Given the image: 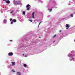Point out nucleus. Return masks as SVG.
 <instances>
[{
	"instance_id": "nucleus-1",
	"label": "nucleus",
	"mask_w": 75,
	"mask_h": 75,
	"mask_svg": "<svg viewBox=\"0 0 75 75\" xmlns=\"http://www.w3.org/2000/svg\"><path fill=\"white\" fill-rule=\"evenodd\" d=\"M8 55L9 56H12V55H13V53L12 52H9L8 53Z\"/></svg>"
},
{
	"instance_id": "nucleus-2",
	"label": "nucleus",
	"mask_w": 75,
	"mask_h": 75,
	"mask_svg": "<svg viewBox=\"0 0 75 75\" xmlns=\"http://www.w3.org/2000/svg\"><path fill=\"white\" fill-rule=\"evenodd\" d=\"M66 29H68L69 28V25L68 24H66Z\"/></svg>"
},
{
	"instance_id": "nucleus-3",
	"label": "nucleus",
	"mask_w": 75,
	"mask_h": 75,
	"mask_svg": "<svg viewBox=\"0 0 75 75\" xmlns=\"http://www.w3.org/2000/svg\"><path fill=\"white\" fill-rule=\"evenodd\" d=\"M12 22H14V23H16L17 20L16 19H13L12 20Z\"/></svg>"
},
{
	"instance_id": "nucleus-4",
	"label": "nucleus",
	"mask_w": 75,
	"mask_h": 75,
	"mask_svg": "<svg viewBox=\"0 0 75 75\" xmlns=\"http://www.w3.org/2000/svg\"><path fill=\"white\" fill-rule=\"evenodd\" d=\"M11 63H12V66H14V65H16V62H11Z\"/></svg>"
},
{
	"instance_id": "nucleus-5",
	"label": "nucleus",
	"mask_w": 75,
	"mask_h": 75,
	"mask_svg": "<svg viewBox=\"0 0 75 75\" xmlns=\"http://www.w3.org/2000/svg\"><path fill=\"white\" fill-rule=\"evenodd\" d=\"M6 3H7V4H9L10 2V1L8 0L6 1Z\"/></svg>"
},
{
	"instance_id": "nucleus-6",
	"label": "nucleus",
	"mask_w": 75,
	"mask_h": 75,
	"mask_svg": "<svg viewBox=\"0 0 75 75\" xmlns=\"http://www.w3.org/2000/svg\"><path fill=\"white\" fill-rule=\"evenodd\" d=\"M17 74L18 75H21V73H20V72H17Z\"/></svg>"
},
{
	"instance_id": "nucleus-7",
	"label": "nucleus",
	"mask_w": 75,
	"mask_h": 75,
	"mask_svg": "<svg viewBox=\"0 0 75 75\" xmlns=\"http://www.w3.org/2000/svg\"><path fill=\"white\" fill-rule=\"evenodd\" d=\"M23 66L24 67H27V64H24Z\"/></svg>"
},
{
	"instance_id": "nucleus-8",
	"label": "nucleus",
	"mask_w": 75,
	"mask_h": 75,
	"mask_svg": "<svg viewBox=\"0 0 75 75\" xmlns=\"http://www.w3.org/2000/svg\"><path fill=\"white\" fill-rule=\"evenodd\" d=\"M23 14H24V16L25 14V12L24 11H23Z\"/></svg>"
},
{
	"instance_id": "nucleus-9",
	"label": "nucleus",
	"mask_w": 75,
	"mask_h": 75,
	"mask_svg": "<svg viewBox=\"0 0 75 75\" xmlns=\"http://www.w3.org/2000/svg\"><path fill=\"white\" fill-rule=\"evenodd\" d=\"M29 6H30V5L28 4L26 5V7L28 8V7H29Z\"/></svg>"
},
{
	"instance_id": "nucleus-10",
	"label": "nucleus",
	"mask_w": 75,
	"mask_h": 75,
	"mask_svg": "<svg viewBox=\"0 0 75 75\" xmlns=\"http://www.w3.org/2000/svg\"><path fill=\"white\" fill-rule=\"evenodd\" d=\"M34 14H35V12H33L32 14V16H34Z\"/></svg>"
},
{
	"instance_id": "nucleus-11",
	"label": "nucleus",
	"mask_w": 75,
	"mask_h": 75,
	"mask_svg": "<svg viewBox=\"0 0 75 75\" xmlns=\"http://www.w3.org/2000/svg\"><path fill=\"white\" fill-rule=\"evenodd\" d=\"M57 35H54L53 37V38H55V37Z\"/></svg>"
},
{
	"instance_id": "nucleus-12",
	"label": "nucleus",
	"mask_w": 75,
	"mask_h": 75,
	"mask_svg": "<svg viewBox=\"0 0 75 75\" xmlns=\"http://www.w3.org/2000/svg\"><path fill=\"white\" fill-rule=\"evenodd\" d=\"M27 10H30V8H27Z\"/></svg>"
},
{
	"instance_id": "nucleus-13",
	"label": "nucleus",
	"mask_w": 75,
	"mask_h": 75,
	"mask_svg": "<svg viewBox=\"0 0 75 75\" xmlns=\"http://www.w3.org/2000/svg\"><path fill=\"white\" fill-rule=\"evenodd\" d=\"M28 21H30V22H33V21L31 20H28Z\"/></svg>"
},
{
	"instance_id": "nucleus-14",
	"label": "nucleus",
	"mask_w": 75,
	"mask_h": 75,
	"mask_svg": "<svg viewBox=\"0 0 75 75\" xmlns=\"http://www.w3.org/2000/svg\"><path fill=\"white\" fill-rule=\"evenodd\" d=\"M70 16H71V17H73V16H74V15H73V14H71V15Z\"/></svg>"
},
{
	"instance_id": "nucleus-15",
	"label": "nucleus",
	"mask_w": 75,
	"mask_h": 75,
	"mask_svg": "<svg viewBox=\"0 0 75 75\" xmlns=\"http://www.w3.org/2000/svg\"><path fill=\"white\" fill-rule=\"evenodd\" d=\"M49 11L50 12H51V11H52V9H49Z\"/></svg>"
},
{
	"instance_id": "nucleus-16",
	"label": "nucleus",
	"mask_w": 75,
	"mask_h": 75,
	"mask_svg": "<svg viewBox=\"0 0 75 75\" xmlns=\"http://www.w3.org/2000/svg\"><path fill=\"white\" fill-rule=\"evenodd\" d=\"M32 17L33 18H34V15H32Z\"/></svg>"
},
{
	"instance_id": "nucleus-17",
	"label": "nucleus",
	"mask_w": 75,
	"mask_h": 75,
	"mask_svg": "<svg viewBox=\"0 0 75 75\" xmlns=\"http://www.w3.org/2000/svg\"><path fill=\"white\" fill-rule=\"evenodd\" d=\"M11 24H13V22L12 21V22L11 23Z\"/></svg>"
},
{
	"instance_id": "nucleus-18",
	"label": "nucleus",
	"mask_w": 75,
	"mask_h": 75,
	"mask_svg": "<svg viewBox=\"0 0 75 75\" xmlns=\"http://www.w3.org/2000/svg\"><path fill=\"white\" fill-rule=\"evenodd\" d=\"M10 21H12V19L10 18Z\"/></svg>"
},
{
	"instance_id": "nucleus-19",
	"label": "nucleus",
	"mask_w": 75,
	"mask_h": 75,
	"mask_svg": "<svg viewBox=\"0 0 75 75\" xmlns=\"http://www.w3.org/2000/svg\"><path fill=\"white\" fill-rule=\"evenodd\" d=\"M42 23V21L40 22V23H39V25H38L39 26V25H40V23Z\"/></svg>"
},
{
	"instance_id": "nucleus-20",
	"label": "nucleus",
	"mask_w": 75,
	"mask_h": 75,
	"mask_svg": "<svg viewBox=\"0 0 75 75\" xmlns=\"http://www.w3.org/2000/svg\"><path fill=\"white\" fill-rule=\"evenodd\" d=\"M12 71L13 72H15V71L13 70H12Z\"/></svg>"
},
{
	"instance_id": "nucleus-21",
	"label": "nucleus",
	"mask_w": 75,
	"mask_h": 75,
	"mask_svg": "<svg viewBox=\"0 0 75 75\" xmlns=\"http://www.w3.org/2000/svg\"><path fill=\"white\" fill-rule=\"evenodd\" d=\"M13 13V11H12L11 12V13Z\"/></svg>"
},
{
	"instance_id": "nucleus-22",
	"label": "nucleus",
	"mask_w": 75,
	"mask_h": 75,
	"mask_svg": "<svg viewBox=\"0 0 75 75\" xmlns=\"http://www.w3.org/2000/svg\"><path fill=\"white\" fill-rule=\"evenodd\" d=\"M4 21L5 22H6V20H4Z\"/></svg>"
},
{
	"instance_id": "nucleus-23",
	"label": "nucleus",
	"mask_w": 75,
	"mask_h": 75,
	"mask_svg": "<svg viewBox=\"0 0 75 75\" xmlns=\"http://www.w3.org/2000/svg\"><path fill=\"white\" fill-rule=\"evenodd\" d=\"M12 40H10V41H11H11H12Z\"/></svg>"
},
{
	"instance_id": "nucleus-24",
	"label": "nucleus",
	"mask_w": 75,
	"mask_h": 75,
	"mask_svg": "<svg viewBox=\"0 0 75 75\" xmlns=\"http://www.w3.org/2000/svg\"><path fill=\"white\" fill-rule=\"evenodd\" d=\"M15 1H13L14 3L15 2Z\"/></svg>"
},
{
	"instance_id": "nucleus-25",
	"label": "nucleus",
	"mask_w": 75,
	"mask_h": 75,
	"mask_svg": "<svg viewBox=\"0 0 75 75\" xmlns=\"http://www.w3.org/2000/svg\"><path fill=\"white\" fill-rule=\"evenodd\" d=\"M3 0V1H6V0Z\"/></svg>"
},
{
	"instance_id": "nucleus-26",
	"label": "nucleus",
	"mask_w": 75,
	"mask_h": 75,
	"mask_svg": "<svg viewBox=\"0 0 75 75\" xmlns=\"http://www.w3.org/2000/svg\"><path fill=\"white\" fill-rule=\"evenodd\" d=\"M59 32H61V30H60Z\"/></svg>"
},
{
	"instance_id": "nucleus-27",
	"label": "nucleus",
	"mask_w": 75,
	"mask_h": 75,
	"mask_svg": "<svg viewBox=\"0 0 75 75\" xmlns=\"http://www.w3.org/2000/svg\"><path fill=\"white\" fill-rule=\"evenodd\" d=\"M23 55L24 56V54H23Z\"/></svg>"
},
{
	"instance_id": "nucleus-28",
	"label": "nucleus",
	"mask_w": 75,
	"mask_h": 75,
	"mask_svg": "<svg viewBox=\"0 0 75 75\" xmlns=\"http://www.w3.org/2000/svg\"><path fill=\"white\" fill-rule=\"evenodd\" d=\"M55 41H54L53 42V43H54V42H55Z\"/></svg>"
},
{
	"instance_id": "nucleus-29",
	"label": "nucleus",
	"mask_w": 75,
	"mask_h": 75,
	"mask_svg": "<svg viewBox=\"0 0 75 75\" xmlns=\"http://www.w3.org/2000/svg\"><path fill=\"white\" fill-rule=\"evenodd\" d=\"M25 57H27V56H25Z\"/></svg>"
},
{
	"instance_id": "nucleus-30",
	"label": "nucleus",
	"mask_w": 75,
	"mask_h": 75,
	"mask_svg": "<svg viewBox=\"0 0 75 75\" xmlns=\"http://www.w3.org/2000/svg\"><path fill=\"white\" fill-rule=\"evenodd\" d=\"M39 38H41V37H39Z\"/></svg>"
},
{
	"instance_id": "nucleus-31",
	"label": "nucleus",
	"mask_w": 75,
	"mask_h": 75,
	"mask_svg": "<svg viewBox=\"0 0 75 75\" xmlns=\"http://www.w3.org/2000/svg\"><path fill=\"white\" fill-rule=\"evenodd\" d=\"M70 57H72V56H70Z\"/></svg>"
},
{
	"instance_id": "nucleus-32",
	"label": "nucleus",
	"mask_w": 75,
	"mask_h": 75,
	"mask_svg": "<svg viewBox=\"0 0 75 75\" xmlns=\"http://www.w3.org/2000/svg\"><path fill=\"white\" fill-rule=\"evenodd\" d=\"M74 41H75V39L74 40Z\"/></svg>"
}]
</instances>
